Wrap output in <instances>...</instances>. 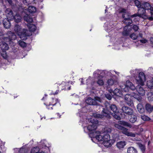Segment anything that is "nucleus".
<instances>
[{
  "label": "nucleus",
  "instance_id": "1",
  "mask_svg": "<svg viewBox=\"0 0 153 153\" xmlns=\"http://www.w3.org/2000/svg\"><path fill=\"white\" fill-rule=\"evenodd\" d=\"M102 109V114H99L94 113L93 114V117L89 119V122L91 123L87 127V129L89 131H92L95 130L97 127V124L98 123V120L97 119H103L105 117L108 119H110L111 116L110 112L107 110L104 109L101 106Z\"/></svg>",
  "mask_w": 153,
  "mask_h": 153
},
{
  "label": "nucleus",
  "instance_id": "2",
  "mask_svg": "<svg viewBox=\"0 0 153 153\" xmlns=\"http://www.w3.org/2000/svg\"><path fill=\"white\" fill-rule=\"evenodd\" d=\"M85 102L89 105L100 106L99 103L101 102L102 100L100 97H94V99L91 97L88 98L86 100Z\"/></svg>",
  "mask_w": 153,
  "mask_h": 153
},
{
  "label": "nucleus",
  "instance_id": "3",
  "mask_svg": "<svg viewBox=\"0 0 153 153\" xmlns=\"http://www.w3.org/2000/svg\"><path fill=\"white\" fill-rule=\"evenodd\" d=\"M142 7H143L146 10L148 11L149 12L151 16L148 17V19L150 20H153V7H152L150 4L147 2H144L142 3Z\"/></svg>",
  "mask_w": 153,
  "mask_h": 153
},
{
  "label": "nucleus",
  "instance_id": "4",
  "mask_svg": "<svg viewBox=\"0 0 153 153\" xmlns=\"http://www.w3.org/2000/svg\"><path fill=\"white\" fill-rule=\"evenodd\" d=\"M111 129L110 128H106L104 129L102 132V135H103V141H108L110 139V137L108 133H110L111 132Z\"/></svg>",
  "mask_w": 153,
  "mask_h": 153
},
{
  "label": "nucleus",
  "instance_id": "5",
  "mask_svg": "<svg viewBox=\"0 0 153 153\" xmlns=\"http://www.w3.org/2000/svg\"><path fill=\"white\" fill-rule=\"evenodd\" d=\"M136 79L139 84L143 85L146 80V77L144 73L143 72H140L138 76L137 77Z\"/></svg>",
  "mask_w": 153,
  "mask_h": 153
},
{
  "label": "nucleus",
  "instance_id": "6",
  "mask_svg": "<svg viewBox=\"0 0 153 153\" xmlns=\"http://www.w3.org/2000/svg\"><path fill=\"white\" fill-rule=\"evenodd\" d=\"M16 38V36L13 33L10 32L8 37H6L4 39L6 42L9 44L11 43L12 40H15Z\"/></svg>",
  "mask_w": 153,
  "mask_h": 153
},
{
  "label": "nucleus",
  "instance_id": "7",
  "mask_svg": "<svg viewBox=\"0 0 153 153\" xmlns=\"http://www.w3.org/2000/svg\"><path fill=\"white\" fill-rule=\"evenodd\" d=\"M28 32V30L26 29H22V31L19 33V36L22 39L25 40L27 39V36H29Z\"/></svg>",
  "mask_w": 153,
  "mask_h": 153
},
{
  "label": "nucleus",
  "instance_id": "8",
  "mask_svg": "<svg viewBox=\"0 0 153 153\" xmlns=\"http://www.w3.org/2000/svg\"><path fill=\"white\" fill-rule=\"evenodd\" d=\"M121 131L122 133L127 136L133 137H135V134L133 133L129 132L128 131V129L124 127H123Z\"/></svg>",
  "mask_w": 153,
  "mask_h": 153
},
{
  "label": "nucleus",
  "instance_id": "9",
  "mask_svg": "<svg viewBox=\"0 0 153 153\" xmlns=\"http://www.w3.org/2000/svg\"><path fill=\"white\" fill-rule=\"evenodd\" d=\"M106 103V107L107 108H109L110 109L114 112L117 113L119 111L117 109V106L114 104H110L108 103Z\"/></svg>",
  "mask_w": 153,
  "mask_h": 153
},
{
  "label": "nucleus",
  "instance_id": "10",
  "mask_svg": "<svg viewBox=\"0 0 153 153\" xmlns=\"http://www.w3.org/2000/svg\"><path fill=\"white\" fill-rule=\"evenodd\" d=\"M122 110L124 113L128 115L132 114H133V110L127 106H123L122 107Z\"/></svg>",
  "mask_w": 153,
  "mask_h": 153
},
{
  "label": "nucleus",
  "instance_id": "11",
  "mask_svg": "<svg viewBox=\"0 0 153 153\" xmlns=\"http://www.w3.org/2000/svg\"><path fill=\"white\" fill-rule=\"evenodd\" d=\"M5 13L7 17V18L10 19H13V15L12 11L10 8H7L5 10Z\"/></svg>",
  "mask_w": 153,
  "mask_h": 153
},
{
  "label": "nucleus",
  "instance_id": "12",
  "mask_svg": "<svg viewBox=\"0 0 153 153\" xmlns=\"http://www.w3.org/2000/svg\"><path fill=\"white\" fill-rule=\"evenodd\" d=\"M95 134H97L95 137H93L94 138H95L98 141H103V136L102 135V132H96Z\"/></svg>",
  "mask_w": 153,
  "mask_h": 153
},
{
  "label": "nucleus",
  "instance_id": "13",
  "mask_svg": "<svg viewBox=\"0 0 153 153\" xmlns=\"http://www.w3.org/2000/svg\"><path fill=\"white\" fill-rule=\"evenodd\" d=\"M137 92L141 96L144 95L145 94V91L143 88L140 85H138L135 88Z\"/></svg>",
  "mask_w": 153,
  "mask_h": 153
},
{
  "label": "nucleus",
  "instance_id": "14",
  "mask_svg": "<svg viewBox=\"0 0 153 153\" xmlns=\"http://www.w3.org/2000/svg\"><path fill=\"white\" fill-rule=\"evenodd\" d=\"M138 13L139 15L138 16L139 17H141L143 15L146 16L147 15V13H146V10L142 6L139 8Z\"/></svg>",
  "mask_w": 153,
  "mask_h": 153
},
{
  "label": "nucleus",
  "instance_id": "15",
  "mask_svg": "<svg viewBox=\"0 0 153 153\" xmlns=\"http://www.w3.org/2000/svg\"><path fill=\"white\" fill-rule=\"evenodd\" d=\"M11 20L7 18H5L3 19V23L4 26L5 28H8L10 27V23L9 20Z\"/></svg>",
  "mask_w": 153,
  "mask_h": 153
},
{
  "label": "nucleus",
  "instance_id": "16",
  "mask_svg": "<svg viewBox=\"0 0 153 153\" xmlns=\"http://www.w3.org/2000/svg\"><path fill=\"white\" fill-rule=\"evenodd\" d=\"M126 15V14H125L123 15V17L124 18V23L125 24H126V26H127L128 27V26L130 24L132 23V20L130 19V17H128V18H126L125 16Z\"/></svg>",
  "mask_w": 153,
  "mask_h": 153
},
{
  "label": "nucleus",
  "instance_id": "17",
  "mask_svg": "<svg viewBox=\"0 0 153 153\" xmlns=\"http://www.w3.org/2000/svg\"><path fill=\"white\" fill-rule=\"evenodd\" d=\"M124 86H127L129 88V89L134 91L135 89V87L134 85L129 80H127L125 84H123Z\"/></svg>",
  "mask_w": 153,
  "mask_h": 153
},
{
  "label": "nucleus",
  "instance_id": "18",
  "mask_svg": "<svg viewBox=\"0 0 153 153\" xmlns=\"http://www.w3.org/2000/svg\"><path fill=\"white\" fill-rule=\"evenodd\" d=\"M128 118L130 122L132 123H134L137 120V116L133 114L128 115Z\"/></svg>",
  "mask_w": 153,
  "mask_h": 153
},
{
  "label": "nucleus",
  "instance_id": "19",
  "mask_svg": "<svg viewBox=\"0 0 153 153\" xmlns=\"http://www.w3.org/2000/svg\"><path fill=\"white\" fill-rule=\"evenodd\" d=\"M0 46L2 51L7 50L9 49L8 45L3 41L0 42Z\"/></svg>",
  "mask_w": 153,
  "mask_h": 153
},
{
  "label": "nucleus",
  "instance_id": "20",
  "mask_svg": "<svg viewBox=\"0 0 153 153\" xmlns=\"http://www.w3.org/2000/svg\"><path fill=\"white\" fill-rule=\"evenodd\" d=\"M126 143L125 141H120L118 142L116 144V146L119 149L123 148L126 145Z\"/></svg>",
  "mask_w": 153,
  "mask_h": 153
},
{
  "label": "nucleus",
  "instance_id": "21",
  "mask_svg": "<svg viewBox=\"0 0 153 153\" xmlns=\"http://www.w3.org/2000/svg\"><path fill=\"white\" fill-rule=\"evenodd\" d=\"M107 83L108 86L110 87L113 85H117L118 82L117 80L113 79H110L107 81Z\"/></svg>",
  "mask_w": 153,
  "mask_h": 153
},
{
  "label": "nucleus",
  "instance_id": "22",
  "mask_svg": "<svg viewBox=\"0 0 153 153\" xmlns=\"http://www.w3.org/2000/svg\"><path fill=\"white\" fill-rule=\"evenodd\" d=\"M24 20L27 22L28 24L31 23L33 21V19L32 17L30 16L28 14H26L24 16Z\"/></svg>",
  "mask_w": 153,
  "mask_h": 153
},
{
  "label": "nucleus",
  "instance_id": "23",
  "mask_svg": "<svg viewBox=\"0 0 153 153\" xmlns=\"http://www.w3.org/2000/svg\"><path fill=\"white\" fill-rule=\"evenodd\" d=\"M22 30L21 27L18 25L16 24L15 25L14 27V30L18 35L19 33H21Z\"/></svg>",
  "mask_w": 153,
  "mask_h": 153
},
{
  "label": "nucleus",
  "instance_id": "24",
  "mask_svg": "<svg viewBox=\"0 0 153 153\" xmlns=\"http://www.w3.org/2000/svg\"><path fill=\"white\" fill-rule=\"evenodd\" d=\"M130 31L128 29L127 26H126L124 27L123 30L122 32V35L124 36H127L129 35Z\"/></svg>",
  "mask_w": 153,
  "mask_h": 153
},
{
  "label": "nucleus",
  "instance_id": "25",
  "mask_svg": "<svg viewBox=\"0 0 153 153\" xmlns=\"http://www.w3.org/2000/svg\"><path fill=\"white\" fill-rule=\"evenodd\" d=\"M137 108L138 112L142 114L145 112L144 109L141 103H139L137 105Z\"/></svg>",
  "mask_w": 153,
  "mask_h": 153
},
{
  "label": "nucleus",
  "instance_id": "26",
  "mask_svg": "<svg viewBox=\"0 0 153 153\" xmlns=\"http://www.w3.org/2000/svg\"><path fill=\"white\" fill-rule=\"evenodd\" d=\"M112 143V140H108L105 141L103 142L102 144L105 147H108L111 146Z\"/></svg>",
  "mask_w": 153,
  "mask_h": 153
},
{
  "label": "nucleus",
  "instance_id": "27",
  "mask_svg": "<svg viewBox=\"0 0 153 153\" xmlns=\"http://www.w3.org/2000/svg\"><path fill=\"white\" fill-rule=\"evenodd\" d=\"M113 93L114 95L119 97H121L123 96V94L122 93V91H121L119 89H115L113 91Z\"/></svg>",
  "mask_w": 153,
  "mask_h": 153
},
{
  "label": "nucleus",
  "instance_id": "28",
  "mask_svg": "<svg viewBox=\"0 0 153 153\" xmlns=\"http://www.w3.org/2000/svg\"><path fill=\"white\" fill-rule=\"evenodd\" d=\"M146 110L149 113L153 111V105L152 106L149 103H147L145 105Z\"/></svg>",
  "mask_w": 153,
  "mask_h": 153
},
{
  "label": "nucleus",
  "instance_id": "29",
  "mask_svg": "<svg viewBox=\"0 0 153 153\" xmlns=\"http://www.w3.org/2000/svg\"><path fill=\"white\" fill-rule=\"evenodd\" d=\"M27 26L31 31L34 32L36 29V27L34 25L28 24Z\"/></svg>",
  "mask_w": 153,
  "mask_h": 153
},
{
  "label": "nucleus",
  "instance_id": "30",
  "mask_svg": "<svg viewBox=\"0 0 153 153\" xmlns=\"http://www.w3.org/2000/svg\"><path fill=\"white\" fill-rule=\"evenodd\" d=\"M28 11L30 13H35L36 12V8L34 6H29L27 9Z\"/></svg>",
  "mask_w": 153,
  "mask_h": 153
},
{
  "label": "nucleus",
  "instance_id": "31",
  "mask_svg": "<svg viewBox=\"0 0 153 153\" xmlns=\"http://www.w3.org/2000/svg\"><path fill=\"white\" fill-rule=\"evenodd\" d=\"M127 153H137V150L134 147H130L127 149Z\"/></svg>",
  "mask_w": 153,
  "mask_h": 153
},
{
  "label": "nucleus",
  "instance_id": "32",
  "mask_svg": "<svg viewBox=\"0 0 153 153\" xmlns=\"http://www.w3.org/2000/svg\"><path fill=\"white\" fill-rule=\"evenodd\" d=\"M123 86V85L122 86H120V88H121L122 93L123 94V93L124 92H128L129 91V88L128 87H127V86Z\"/></svg>",
  "mask_w": 153,
  "mask_h": 153
},
{
  "label": "nucleus",
  "instance_id": "33",
  "mask_svg": "<svg viewBox=\"0 0 153 153\" xmlns=\"http://www.w3.org/2000/svg\"><path fill=\"white\" fill-rule=\"evenodd\" d=\"M147 85L150 89H153V78L151 80L147 81Z\"/></svg>",
  "mask_w": 153,
  "mask_h": 153
},
{
  "label": "nucleus",
  "instance_id": "34",
  "mask_svg": "<svg viewBox=\"0 0 153 153\" xmlns=\"http://www.w3.org/2000/svg\"><path fill=\"white\" fill-rule=\"evenodd\" d=\"M105 110H106L107 109H106ZM107 110L109 111L110 112V115H111V118H111V115H112L113 116V117H114L118 120H120L121 119V117H120V116L118 115L117 114H118V112H117V113H114L113 114H111V112L109 111H108Z\"/></svg>",
  "mask_w": 153,
  "mask_h": 153
},
{
  "label": "nucleus",
  "instance_id": "35",
  "mask_svg": "<svg viewBox=\"0 0 153 153\" xmlns=\"http://www.w3.org/2000/svg\"><path fill=\"white\" fill-rule=\"evenodd\" d=\"M147 98L150 102L153 101V93L152 92H149L147 94Z\"/></svg>",
  "mask_w": 153,
  "mask_h": 153
},
{
  "label": "nucleus",
  "instance_id": "36",
  "mask_svg": "<svg viewBox=\"0 0 153 153\" xmlns=\"http://www.w3.org/2000/svg\"><path fill=\"white\" fill-rule=\"evenodd\" d=\"M120 124L124 126L128 127L130 128H131L132 127L131 125L129 123L127 122L124 121H121Z\"/></svg>",
  "mask_w": 153,
  "mask_h": 153
},
{
  "label": "nucleus",
  "instance_id": "37",
  "mask_svg": "<svg viewBox=\"0 0 153 153\" xmlns=\"http://www.w3.org/2000/svg\"><path fill=\"white\" fill-rule=\"evenodd\" d=\"M133 95H132L133 97L136 99L138 101L140 102L141 101L142 98L141 97H139V96L137 94L133 93Z\"/></svg>",
  "mask_w": 153,
  "mask_h": 153
},
{
  "label": "nucleus",
  "instance_id": "38",
  "mask_svg": "<svg viewBox=\"0 0 153 153\" xmlns=\"http://www.w3.org/2000/svg\"><path fill=\"white\" fill-rule=\"evenodd\" d=\"M13 19L16 22H19L21 21V17L20 16L16 15L13 16Z\"/></svg>",
  "mask_w": 153,
  "mask_h": 153
},
{
  "label": "nucleus",
  "instance_id": "39",
  "mask_svg": "<svg viewBox=\"0 0 153 153\" xmlns=\"http://www.w3.org/2000/svg\"><path fill=\"white\" fill-rule=\"evenodd\" d=\"M39 148L38 147H35L32 149L31 151V153H39Z\"/></svg>",
  "mask_w": 153,
  "mask_h": 153
},
{
  "label": "nucleus",
  "instance_id": "40",
  "mask_svg": "<svg viewBox=\"0 0 153 153\" xmlns=\"http://www.w3.org/2000/svg\"><path fill=\"white\" fill-rule=\"evenodd\" d=\"M126 102L127 105L129 106H132L134 105L133 101L131 99L126 100Z\"/></svg>",
  "mask_w": 153,
  "mask_h": 153
},
{
  "label": "nucleus",
  "instance_id": "41",
  "mask_svg": "<svg viewBox=\"0 0 153 153\" xmlns=\"http://www.w3.org/2000/svg\"><path fill=\"white\" fill-rule=\"evenodd\" d=\"M101 73V71L99 70H97L95 71L94 73L93 74L95 78L99 76V75Z\"/></svg>",
  "mask_w": 153,
  "mask_h": 153
},
{
  "label": "nucleus",
  "instance_id": "42",
  "mask_svg": "<svg viewBox=\"0 0 153 153\" xmlns=\"http://www.w3.org/2000/svg\"><path fill=\"white\" fill-rule=\"evenodd\" d=\"M137 144L139 148L142 152H144L145 150V146L140 143H137Z\"/></svg>",
  "mask_w": 153,
  "mask_h": 153
},
{
  "label": "nucleus",
  "instance_id": "43",
  "mask_svg": "<svg viewBox=\"0 0 153 153\" xmlns=\"http://www.w3.org/2000/svg\"><path fill=\"white\" fill-rule=\"evenodd\" d=\"M113 140H112V141H113L114 142L116 141H117L119 139V135L117 134H116L113 135Z\"/></svg>",
  "mask_w": 153,
  "mask_h": 153
},
{
  "label": "nucleus",
  "instance_id": "44",
  "mask_svg": "<svg viewBox=\"0 0 153 153\" xmlns=\"http://www.w3.org/2000/svg\"><path fill=\"white\" fill-rule=\"evenodd\" d=\"M133 92L132 94H124L125 95V101L129 99H131V97H132V95H133ZM124 95V94H123Z\"/></svg>",
  "mask_w": 153,
  "mask_h": 153
},
{
  "label": "nucleus",
  "instance_id": "45",
  "mask_svg": "<svg viewBox=\"0 0 153 153\" xmlns=\"http://www.w3.org/2000/svg\"><path fill=\"white\" fill-rule=\"evenodd\" d=\"M141 118L143 120L145 121H149L150 120V118L144 115H141Z\"/></svg>",
  "mask_w": 153,
  "mask_h": 153
},
{
  "label": "nucleus",
  "instance_id": "46",
  "mask_svg": "<svg viewBox=\"0 0 153 153\" xmlns=\"http://www.w3.org/2000/svg\"><path fill=\"white\" fill-rule=\"evenodd\" d=\"M18 43L19 45L22 47H25L26 46V43L23 41H19L18 42Z\"/></svg>",
  "mask_w": 153,
  "mask_h": 153
},
{
  "label": "nucleus",
  "instance_id": "47",
  "mask_svg": "<svg viewBox=\"0 0 153 153\" xmlns=\"http://www.w3.org/2000/svg\"><path fill=\"white\" fill-rule=\"evenodd\" d=\"M134 4L138 8L142 6V3H141L139 1L137 0H135L134 1Z\"/></svg>",
  "mask_w": 153,
  "mask_h": 153
},
{
  "label": "nucleus",
  "instance_id": "48",
  "mask_svg": "<svg viewBox=\"0 0 153 153\" xmlns=\"http://www.w3.org/2000/svg\"><path fill=\"white\" fill-rule=\"evenodd\" d=\"M130 37L133 40H135L137 39L138 37V36H137L134 33H133L130 35Z\"/></svg>",
  "mask_w": 153,
  "mask_h": 153
},
{
  "label": "nucleus",
  "instance_id": "49",
  "mask_svg": "<svg viewBox=\"0 0 153 153\" xmlns=\"http://www.w3.org/2000/svg\"><path fill=\"white\" fill-rule=\"evenodd\" d=\"M97 83L100 85H104V82L102 79H99L97 81Z\"/></svg>",
  "mask_w": 153,
  "mask_h": 153
},
{
  "label": "nucleus",
  "instance_id": "50",
  "mask_svg": "<svg viewBox=\"0 0 153 153\" xmlns=\"http://www.w3.org/2000/svg\"><path fill=\"white\" fill-rule=\"evenodd\" d=\"M2 52L1 53V56L4 59H6L7 58V56L6 53L5 51H2Z\"/></svg>",
  "mask_w": 153,
  "mask_h": 153
},
{
  "label": "nucleus",
  "instance_id": "51",
  "mask_svg": "<svg viewBox=\"0 0 153 153\" xmlns=\"http://www.w3.org/2000/svg\"><path fill=\"white\" fill-rule=\"evenodd\" d=\"M114 126L116 128H117L121 130H122L123 127L118 124H115L114 125Z\"/></svg>",
  "mask_w": 153,
  "mask_h": 153
},
{
  "label": "nucleus",
  "instance_id": "52",
  "mask_svg": "<svg viewBox=\"0 0 153 153\" xmlns=\"http://www.w3.org/2000/svg\"><path fill=\"white\" fill-rule=\"evenodd\" d=\"M105 97L109 100L112 98V97L110 94H107L105 95Z\"/></svg>",
  "mask_w": 153,
  "mask_h": 153
},
{
  "label": "nucleus",
  "instance_id": "53",
  "mask_svg": "<svg viewBox=\"0 0 153 153\" xmlns=\"http://www.w3.org/2000/svg\"><path fill=\"white\" fill-rule=\"evenodd\" d=\"M52 100L53 101L52 102V103H54L55 102V103L53 104L52 105L54 106L56 105V104L59 102V100L57 99H54L53 98Z\"/></svg>",
  "mask_w": 153,
  "mask_h": 153
},
{
  "label": "nucleus",
  "instance_id": "54",
  "mask_svg": "<svg viewBox=\"0 0 153 153\" xmlns=\"http://www.w3.org/2000/svg\"><path fill=\"white\" fill-rule=\"evenodd\" d=\"M132 29L135 31H137L139 29V27L138 26L136 25H134L132 27Z\"/></svg>",
  "mask_w": 153,
  "mask_h": 153
},
{
  "label": "nucleus",
  "instance_id": "55",
  "mask_svg": "<svg viewBox=\"0 0 153 153\" xmlns=\"http://www.w3.org/2000/svg\"><path fill=\"white\" fill-rule=\"evenodd\" d=\"M19 153H26L25 149L23 148H21L19 151Z\"/></svg>",
  "mask_w": 153,
  "mask_h": 153
},
{
  "label": "nucleus",
  "instance_id": "56",
  "mask_svg": "<svg viewBox=\"0 0 153 153\" xmlns=\"http://www.w3.org/2000/svg\"><path fill=\"white\" fill-rule=\"evenodd\" d=\"M29 0H23V3L26 5H28L29 4Z\"/></svg>",
  "mask_w": 153,
  "mask_h": 153
},
{
  "label": "nucleus",
  "instance_id": "57",
  "mask_svg": "<svg viewBox=\"0 0 153 153\" xmlns=\"http://www.w3.org/2000/svg\"><path fill=\"white\" fill-rule=\"evenodd\" d=\"M140 41L141 42L143 43H145L147 42V40L145 39L140 40Z\"/></svg>",
  "mask_w": 153,
  "mask_h": 153
},
{
  "label": "nucleus",
  "instance_id": "58",
  "mask_svg": "<svg viewBox=\"0 0 153 153\" xmlns=\"http://www.w3.org/2000/svg\"><path fill=\"white\" fill-rule=\"evenodd\" d=\"M138 14H137V13H136V14H135L134 15H132L131 16V18H133V17H136V16H138Z\"/></svg>",
  "mask_w": 153,
  "mask_h": 153
},
{
  "label": "nucleus",
  "instance_id": "59",
  "mask_svg": "<svg viewBox=\"0 0 153 153\" xmlns=\"http://www.w3.org/2000/svg\"><path fill=\"white\" fill-rule=\"evenodd\" d=\"M151 43L153 44V37H151L150 39Z\"/></svg>",
  "mask_w": 153,
  "mask_h": 153
},
{
  "label": "nucleus",
  "instance_id": "60",
  "mask_svg": "<svg viewBox=\"0 0 153 153\" xmlns=\"http://www.w3.org/2000/svg\"><path fill=\"white\" fill-rule=\"evenodd\" d=\"M6 1L8 2L9 4H11L12 3V0H6Z\"/></svg>",
  "mask_w": 153,
  "mask_h": 153
},
{
  "label": "nucleus",
  "instance_id": "61",
  "mask_svg": "<svg viewBox=\"0 0 153 153\" xmlns=\"http://www.w3.org/2000/svg\"><path fill=\"white\" fill-rule=\"evenodd\" d=\"M138 36V38L139 37H140L141 38H142V37H143V35H142V33H140L139 34V36Z\"/></svg>",
  "mask_w": 153,
  "mask_h": 153
},
{
  "label": "nucleus",
  "instance_id": "62",
  "mask_svg": "<svg viewBox=\"0 0 153 153\" xmlns=\"http://www.w3.org/2000/svg\"><path fill=\"white\" fill-rule=\"evenodd\" d=\"M81 83L82 84H83V79L82 78L81 79Z\"/></svg>",
  "mask_w": 153,
  "mask_h": 153
},
{
  "label": "nucleus",
  "instance_id": "63",
  "mask_svg": "<svg viewBox=\"0 0 153 153\" xmlns=\"http://www.w3.org/2000/svg\"><path fill=\"white\" fill-rule=\"evenodd\" d=\"M71 89V87H69L68 88V90H70V89Z\"/></svg>",
  "mask_w": 153,
  "mask_h": 153
},
{
  "label": "nucleus",
  "instance_id": "64",
  "mask_svg": "<svg viewBox=\"0 0 153 153\" xmlns=\"http://www.w3.org/2000/svg\"><path fill=\"white\" fill-rule=\"evenodd\" d=\"M39 153H45L43 152H39Z\"/></svg>",
  "mask_w": 153,
  "mask_h": 153
}]
</instances>
